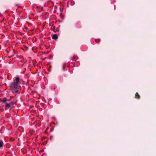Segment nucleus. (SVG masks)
<instances>
[{
    "instance_id": "nucleus-2",
    "label": "nucleus",
    "mask_w": 156,
    "mask_h": 156,
    "mask_svg": "<svg viewBox=\"0 0 156 156\" xmlns=\"http://www.w3.org/2000/svg\"><path fill=\"white\" fill-rule=\"evenodd\" d=\"M14 103L13 102H10L9 103H6L5 104V107L8 108H11L13 107Z\"/></svg>"
},
{
    "instance_id": "nucleus-3",
    "label": "nucleus",
    "mask_w": 156,
    "mask_h": 156,
    "mask_svg": "<svg viewBox=\"0 0 156 156\" xmlns=\"http://www.w3.org/2000/svg\"><path fill=\"white\" fill-rule=\"evenodd\" d=\"M1 101H2L4 103H6V101H9L6 98H4L3 100H1Z\"/></svg>"
},
{
    "instance_id": "nucleus-4",
    "label": "nucleus",
    "mask_w": 156,
    "mask_h": 156,
    "mask_svg": "<svg viewBox=\"0 0 156 156\" xmlns=\"http://www.w3.org/2000/svg\"><path fill=\"white\" fill-rule=\"evenodd\" d=\"M52 38L53 39L56 40L57 39L58 37L56 34H54L52 36Z\"/></svg>"
},
{
    "instance_id": "nucleus-6",
    "label": "nucleus",
    "mask_w": 156,
    "mask_h": 156,
    "mask_svg": "<svg viewBox=\"0 0 156 156\" xmlns=\"http://www.w3.org/2000/svg\"><path fill=\"white\" fill-rule=\"evenodd\" d=\"M135 97L137 98H140V95L137 93H136L135 94Z\"/></svg>"
},
{
    "instance_id": "nucleus-7",
    "label": "nucleus",
    "mask_w": 156,
    "mask_h": 156,
    "mask_svg": "<svg viewBox=\"0 0 156 156\" xmlns=\"http://www.w3.org/2000/svg\"><path fill=\"white\" fill-rule=\"evenodd\" d=\"M0 109H1V107H0Z\"/></svg>"
},
{
    "instance_id": "nucleus-1",
    "label": "nucleus",
    "mask_w": 156,
    "mask_h": 156,
    "mask_svg": "<svg viewBox=\"0 0 156 156\" xmlns=\"http://www.w3.org/2000/svg\"><path fill=\"white\" fill-rule=\"evenodd\" d=\"M20 78L19 77H16L13 81L10 84V87L12 90L13 93L14 94H17L20 88Z\"/></svg>"
},
{
    "instance_id": "nucleus-5",
    "label": "nucleus",
    "mask_w": 156,
    "mask_h": 156,
    "mask_svg": "<svg viewBox=\"0 0 156 156\" xmlns=\"http://www.w3.org/2000/svg\"><path fill=\"white\" fill-rule=\"evenodd\" d=\"M3 144H4L2 141L0 140V148L3 147Z\"/></svg>"
}]
</instances>
